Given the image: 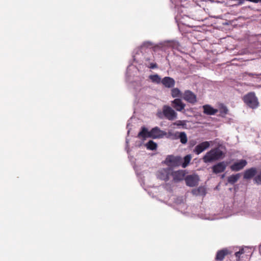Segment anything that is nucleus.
I'll return each instance as SVG.
<instances>
[{
    "label": "nucleus",
    "mask_w": 261,
    "mask_h": 261,
    "mask_svg": "<svg viewBox=\"0 0 261 261\" xmlns=\"http://www.w3.org/2000/svg\"><path fill=\"white\" fill-rule=\"evenodd\" d=\"M163 114L168 120L172 121L176 119L177 117V114L174 110L171 107L164 105L163 107Z\"/></svg>",
    "instance_id": "20e7f679"
},
{
    "label": "nucleus",
    "mask_w": 261,
    "mask_h": 261,
    "mask_svg": "<svg viewBox=\"0 0 261 261\" xmlns=\"http://www.w3.org/2000/svg\"><path fill=\"white\" fill-rule=\"evenodd\" d=\"M166 135V132L160 129L158 126H156L149 131V137L153 139L162 138Z\"/></svg>",
    "instance_id": "0eeeda50"
},
{
    "label": "nucleus",
    "mask_w": 261,
    "mask_h": 261,
    "mask_svg": "<svg viewBox=\"0 0 261 261\" xmlns=\"http://www.w3.org/2000/svg\"><path fill=\"white\" fill-rule=\"evenodd\" d=\"M178 137L180 139V141L182 144H185L187 143L188 139L187 135L185 132L180 133Z\"/></svg>",
    "instance_id": "393cba45"
},
{
    "label": "nucleus",
    "mask_w": 261,
    "mask_h": 261,
    "mask_svg": "<svg viewBox=\"0 0 261 261\" xmlns=\"http://www.w3.org/2000/svg\"><path fill=\"white\" fill-rule=\"evenodd\" d=\"M243 251H239L235 253V256L237 258V260H239L240 259V255L242 254H243Z\"/></svg>",
    "instance_id": "c756f323"
},
{
    "label": "nucleus",
    "mask_w": 261,
    "mask_h": 261,
    "mask_svg": "<svg viewBox=\"0 0 261 261\" xmlns=\"http://www.w3.org/2000/svg\"><path fill=\"white\" fill-rule=\"evenodd\" d=\"M244 102L249 108L255 109L259 106V101L254 92H250L243 97Z\"/></svg>",
    "instance_id": "f03ea898"
},
{
    "label": "nucleus",
    "mask_w": 261,
    "mask_h": 261,
    "mask_svg": "<svg viewBox=\"0 0 261 261\" xmlns=\"http://www.w3.org/2000/svg\"><path fill=\"white\" fill-rule=\"evenodd\" d=\"M243 3V0H240V2H239V4H242Z\"/></svg>",
    "instance_id": "473e14b6"
},
{
    "label": "nucleus",
    "mask_w": 261,
    "mask_h": 261,
    "mask_svg": "<svg viewBox=\"0 0 261 261\" xmlns=\"http://www.w3.org/2000/svg\"><path fill=\"white\" fill-rule=\"evenodd\" d=\"M171 106L177 111L182 112L185 108L186 104L184 103L181 99L175 98L171 101Z\"/></svg>",
    "instance_id": "9d476101"
},
{
    "label": "nucleus",
    "mask_w": 261,
    "mask_h": 261,
    "mask_svg": "<svg viewBox=\"0 0 261 261\" xmlns=\"http://www.w3.org/2000/svg\"><path fill=\"white\" fill-rule=\"evenodd\" d=\"M192 159V156L190 154H188L186 155L184 158V162L181 161V164L180 166L183 168H186L189 164Z\"/></svg>",
    "instance_id": "412c9836"
},
{
    "label": "nucleus",
    "mask_w": 261,
    "mask_h": 261,
    "mask_svg": "<svg viewBox=\"0 0 261 261\" xmlns=\"http://www.w3.org/2000/svg\"><path fill=\"white\" fill-rule=\"evenodd\" d=\"M192 193L196 196H204L206 194V189L204 187H199L192 190Z\"/></svg>",
    "instance_id": "a211bd4d"
},
{
    "label": "nucleus",
    "mask_w": 261,
    "mask_h": 261,
    "mask_svg": "<svg viewBox=\"0 0 261 261\" xmlns=\"http://www.w3.org/2000/svg\"><path fill=\"white\" fill-rule=\"evenodd\" d=\"M149 79L153 82L156 84L162 83V79L160 76L157 74L150 75L149 76Z\"/></svg>",
    "instance_id": "5701e85b"
},
{
    "label": "nucleus",
    "mask_w": 261,
    "mask_h": 261,
    "mask_svg": "<svg viewBox=\"0 0 261 261\" xmlns=\"http://www.w3.org/2000/svg\"><path fill=\"white\" fill-rule=\"evenodd\" d=\"M172 169L170 167L163 168L158 172L157 176L158 178L164 180H169L170 177L171 176Z\"/></svg>",
    "instance_id": "39448f33"
},
{
    "label": "nucleus",
    "mask_w": 261,
    "mask_h": 261,
    "mask_svg": "<svg viewBox=\"0 0 261 261\" xmlns=\"http://www.w3.org/2000/svg\"><path fill=\"white\" fill-rule=\"evenodd\" d=\"M173 125L177 126H182V127H185L186 125V121L177 120L173 123Z\"/></svg>",
    "instance_id": "c85d7f7f"
},
{
    "label": "nucleus",
    "mask_w": 261,
    "mask_h": 261,
    "mask_svg": "<svg viewBox=\"0 0 261 261\" xmlns=\"http://www.w3.org/2000/svg\"><path fill=\"white\" fill-rule=\"evenodd\" d=\"M182 98L191 104H195L197 102V96L191 91L186 90L182 94Z\"/></svg>",
    "instance_id": "423d86ee"
},
{
    "label": "nucleus",
    "mask_w": 261,
    "mask_h": 261,
    "mask_svg": "<svg viewBox=\"0 0 261 261\" xmlns=\"http://www.w3.org/2000/svg\"><path fill=\"white\" fill-rule=\"evenodd\" d=\"M171 95L173 97H182L181 92L177 88H173L171 90Z\"/></svg>",
    "instance_id": "4be33fe9"
},
{
    "label": "nucleus",
    "mask_w": 261,
    "mask_h": 261,
    "mask_svg": "<svg viewBox=\"0 0 261 261\" xmlns=\"http://www.w3.org/2000/svg\"><path fill=\"white\" fill-rule=\"evenodd\" d=\"M219 112L220 115L222 117H224L228 113V109L225 106H221L219 109Z\"/></svg>",
    "instance_id": "bb28decb"
},
{
    "label": "nucleus",
    "mask_w": 261,
    "mask_h": 261,
    "mask_svg": "<svg viewBox=\"0 0 261 261\" xmlns=\"http://www.w3.org/2000/svg\"><path fill=\"white\" fill-rule=\"evenodd\" d=\"M257 170L255 167H251L246 170L243 174V178L245 179L249 180L252 179L256 175Z\"/></svg>",
    "instance_id": "ddd939ff"
},
{
    "label": "nucleus",
    "mask_w": 261,
    "mask_h": 261,
    "mask_svg": "<svg viewBox=\"0 0 261 261\" xmlns=\"http://www.w3.org/2000/svg\"><path fill=\"white\" fill-rule=\"evenodd\" d=\"M149 132L148 131V129L145 127H142L138 136L139 138L145 139L146 138L149 137Z\"/></svg>",
    "instance_id": "6ab92c4d"
},
{
    "label": "nucleus",
    "mask_w": 261,
    "mask_h": 261,
    "mask_svg": "<svg viewBox=\"0 0 261 261\" xmlns=\"http://www.w3.org/2000/svg\"><path fill=\"white\" fill-rule=\"evenodd\" d=\"M147 149L151 150L156 149L157 147V144L152 140H150L146 144Z\"/></svg>",
    "instance_id": "b1692460"
},
{
    "label": "nucleus",
    "mask_w": 261,
    "mask_h": 261,
    "mask_svg": "<svg viewBox=\"0 0 261 261\" xmlns=\"http://www.w3.org/2000/svg\"><path fill=\"white\" fill-rule=\"evenodd\" d=\"M253 181L255 184L257 185H261V170L259 173L253 178Z\"/></svg>",
    "instance_id": "a878e982"
},
{
    "label": "nucleus",
    "mask_w": 261,
    "mask_h": 261,
    "mask_svg": "<svg viewBox=\"0 0 261 261\" xmlns=\"http://www.w3.org/2000/svg\"><path fill=\"white\" fill-rule=\"evenodd\" d=\"M158 67V65L156 63H151L150 64V66H149V68L151 69H154Z\"/></svg>",
    "instance_id": "7c9ffc66"
},
{
    "label": "nucleus",
    "mask_w": 261,
    "mask_h": 261,
    "mask_svg": "<svg viewBox=\"0 0 261 261\" xmlns=\"http://www.w3.org/2000/svg\"><path fill=\"white\" fill-rule=\"evenodd\" d=\"M227 164L225 162H219L212 167L213 172L215 174H218L224 172Z\"/></svg>",
    "instance_id": "4468645a"
},
{
    "label": "nucleus",
    "mask_w": 261,
    "mask_h": 261,
    "mask_svg": "<svg viewBox=\"0 0 261 261\" xmlns=\"http://www.w3.org/2000/svg\"><path fill=\"white\" fill-rule=\"evenodd\" d=\"M186 185L191 187H193L198 184L199 177L197 175H189L185 178Z\"/></svg>",
    "instance_id": "6e6552de"
},
{
    "label": "nucleus",
    "mask_w": 261,
    "mask_h": 261,
    "mask_svg": "<svg viewBox=\"0 0 261 261\" xmlns=\"http://www.w3.org/2000/svg\"><path fill=\"white\" fill-rule=\"evenodd\" d=\"M162 84L167 88H172L175 85V81L172 77L166 76L162 80Z\"/></svg>",
    "instance_id": "f3484780"
},
{
    "label": "nucleus",
    "mask_w": 261,
    "mask_h": 261,
    "mask_svg": "<svg viewBox=\"0 0 261 261\" xmlns=\"http://www.w3.org/2000/svg\"><path fill=\"white\" fill-rule=\"evenodd\" d=\"M186 172L185 170H179L177 171H173L172 169L171 176L175 182H178L183 180L185 178Z\"/></svg>",
    "instance_id": "1a4fd4ad"
},
{
    "label": "nucleus",
    "mask_w": 261,
    "mask_h": 261,
    "mask_svg": "<svg viewBox=\"0 0 261 261\" xmlns=\"http://www.w3.org/2000/svg\"><path fill=\"white\" fill-rule=\"evenodd\" d=\"M167 45L174 48L177 47L179 44L178 42L176 41H169L167 43Z\"/></svg>",
    "instance_id": "cd10ccee"
},
{
    "label": "nucleus",
    "mask_w": 261,
    "mask_h": 261,
    "mask_svg": "<svg viewBox=\"0 0 261 261\" xmlns=\"http://www.w3.org/2000/svg\"><path fill=\"white\" fill-rule=\"evenodd\" d=\"M259 75H261V73L259 74Z\"/></svg>",
    "instance_id": "72a5a7b5"
},
{
    "label": "nucleus",
    "mask_w": 261,
    "mask_h": 261,
    "mask_svg": "<svg viewBox=\"0 0 261 261\" xmlns=\"http://www.w3.org/2000/svg\"><path fill=\"white\" fill-rule=\"evenodd\" d=\"M182 158L179 156H174L173 155H168L164 163L169 167H178L181 165Z\"/></svg>",
    "instance_id": "7ed1b4c3"
},
{
    "label": "nucleus",
    "mask_w": 261,
    "mask_h": 261,
    "mask_svg": "<svg viewBox=\"0 0 261 261\" xmlns=\"http://www.w3.org/2000/svg\"><path fill=\"white\" fill-rule=\"evenodd\" d=\"M224 155L223 152L219 148L211 149L203 156L202 160L205 163H210L222 158Z\"/></svg>",
    "instance_id": "f257e3e1"
},
{
    "label": "nucleus",
    "mask_w": 261,
    "mask_h": 261,
    "mask_svg": "<svg viewBox=\"0 0 261 261\" xmlns=\"http://www.w3.org/2000/svg\"><path fill=\"white\" fill-rule=\"evenodd\" d=\"M247 164V162L245 160H241L238 162H236L230 166V168L231 171H239L243 169Z\"/></svg>",
    "instance_id": "f8f14e48"
},
{
    "label": "nucleus",
    "mask_w": 261,
    "mask_h": 261,
    "mask_svg": "<svg viewBox=\"0 0 261 261\" xmlns=\"http://www.w3.org/2000/svg\"><path fill=\"white\" fill-rule=\"evenodd\" d=\"M240 177V173H237L234 175H231L228 177V182L231 184H233L238 180Z\"/></svg>",
    "instance_id": "aec40b11"
},
{
    "label": "nucleus",
    "mask_w": 261,
    "mask_h": 261,
    "mask_svg": "<svg viewBox=\"0 0 261 261\" xmlns=\"http://www.w3.org/2000/svg\"><path fill=\"white\" fill-rule=\"evenodd\" d=\"M203 110V113L207 115H214L216 114L218 110L217 109L213 108L210 105H205L202 106Z\"/></svg>",
    "instance_id": "dca6fc26"
},
{
    "label": "nucleus",
    "mask_w": 261,
    "mask_h": 261,
    "mask_svg": "<svg viewBox=\"0 0 261 261\" xmlns=\"http://www.w3.org/2000/svg\"><path fill=\"white\" fill-rule=\"evenodd\" d=\"M162 46H161V45H156L154 47V50H155L156 49L158 48H161Z\"/></svg>",
    "instance_id": "2f4dec72"
},
{
    "label": "nucleus",
    "mask_w": 261,
    "mask_h": 261,
    "mask_svg": "<svg viewBox=\"0 0 261 261\" xmlns=\"http://www.w3.org/2000/svg\"><path fill=\"white\" fill-rule=\"evenodd\" d=\"M211 141H204L197 145L194 148L193 152L196 154H199L210 146Z\"/></svg>",
    "instance_id": "9b49d317"
},
{
    "label": "nucleus",
    "mask_w": 261,
    "mask_h": 261,
    "mask_svg": "<svg viewBox=\"0 0 261 261\" xmlns=\"http://www.w3.org/2000/svg\"><path fill=\"white\" fill-rule=\"evenodd\" d=\"M230 253L231 252L227 248L218 250L216 255L215 260L217 261H222L226 255Z\"/></svg>",
    "instance_id": "2eb2a0df"
}]
</instances>
